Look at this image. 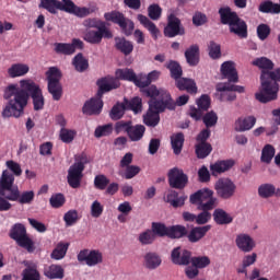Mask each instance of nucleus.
<instances>
[{"label": "nucleus", "mask_w": 280, "mask_h": 280, "mask_svg": "<svg viewBox=\"0 0 280 280\" xmlns=\"http://www.w3.org/2000/svg\"><path fill=\"white\" fill-rule=\"evenodd\" d=\"M43 93L40 85L34 82L32 79H25L20 81V88L16 84H10L4 89L3 98L9 102L2 110L3 119L15 117L19 119L27 106L30 97H35Z\"/></svg>", "instance_id": "nucleus-1"}, {"label": "nucleus", "mask_w": 280, "mask_h": 280, "mask_svg": "<svg viewBox=\"0 0 280 280\" xmlns=\"http://www.w3.org/2000/svg\"><path fill=\"white\" fill-rule=\"evenodd\" d=\"M190 205H196L199 211H202L196 215V224H207L211 220L210 211H213L218 207V198L213 197V190L209 188H202L197 190L189 197Z\"/></svg>", "instance_id": "nucleus-2"}, {"label": "nucleus", "mask_w": 280, "mask_h": 280, "mask_svg": "<svg viewBox=\"0 0 280 280\" xmlns=\"http://www.w3.org/2000/svg\"><path fill=\"white\" fill-rule=\"evenodd\" d=\"M280 68L270 72L260 74V92L255 94V97L261 104L273 102L279 95Z\"/></svg>", "instance_id": "nucleus-3"}, {"label": "nucleus", "mask_w": 280, "mask_h": 280, "mask_svg": "<svg viewBox=\"0 0 280 280\" xmlns=\"http://www.w3.org/2000/svg\"><path fill=\"white\" fill-rule=\"evenodd\" d=\"M142 95L150 97V104L154 102H160L164 106H167V110H176V103L172 98V94L165 89H158L156 85H148L147 89L141 90Z\"/></svg>", "instance_id": "nucleus-4"}, {"label": "nucleus", "mask_w": 280, "mask_h": 280, "mask_svg": "<svg viewBox=\"0 0 280 280\" xmlns=\"http://www.w3.org/2000/svg\"><path fill=\"white\" fill-rule=\"evenodd\" d=\"M47 78V90L55 102H60L62 100V71L58 67H50L46 72Z\"/></svg>", "instance_id": "nucleus-5"}, {"label": "nucleus", "mask_w": 280, "mask_h": 280, "mask_svg": "<svg viewBox=\"0 0 280 280\" xmlns=\"http://www.w3.org/2000/svg\"><path fill=\"white\" fill-rule=\"evenodd\" d=\"M0 196L14 202L19 199V186H14V174L5 170L0 177Z\"/></svg>", "instance_id": "nucleus-6"}, {"label": "nucleus", "mask_w": 280, "mask_h": 280, "mask_svg": "<svg viewBox=\"0 0 280 280\" xmlns=\"http://www.w3.org/2000/svg\"><path fill=\"white\" fill-rule=\"evenodd\" d=\"M9 236L11 240H14L16 242L18 246L21 248H25L27 253H34L36 250V247L34 246V241L27 236V229H25V225L23 223H15L10 232Z\"/></svg>", "instance_id": "nucleus-7"}, {"label": "nucleus", "mask_w": 280, "mask_h": 280, "mask_svg": "<svg viewBox=\"0 0 280 280\" xmlns=\"http://www.w3.org/2000/svg\"><path fill=\"white\" fill-rule=\"evenodd\" d=\"M86 165V160L84 156H81L80 161L74 162L68 170V185L72 189H80L82 185V178H84V168Z\"/></svg>", "instance_id": "nucleus-8"}, {"label": "nucleus", "mask_w": 280, "mask_h": 280, "mask_svg": "<svg viewBox=\"0 0 280 280\" xmlns=\"http://www.w3.org/2000/svg\"><path fill=\"white\" fill-rule=\"evenodd\" d=\"M104 19L118 25L125 36H131L135 32V22L130 21L119 11H112L104 14Z\"/></svg>", "instance_id": "nucleus-9"}, {"label": "nucleus", "mask_w": 280, "mask_h": 280, "mask_svg": "<svg viewBox=\"0 0 280 280\" xmlns=\"http://www.w3.org/2000/svg\"><path fill=\"white\" fill-rule=\"evenodd\" d=\"M167 110V105L160 102H153L149 105L147 115L143 116V124L150 128H156L161 121L160 113H165Z\"/></svg>", "instance_id": "nucleus-10"}, {"label": "nucleus", "mask_w": 280, "mask_h": 280, "mask_svg": "<svg viewBox=\"0 0 280 280\" xmlns=\"http://www.w3.org/2000/svg\"><path fill=\"white\" fill-rule=\"evenodd\" d=\"M217 196L222 200H231L235 196L237 186L229 178H220L214 184Z\"/></svg>", "instance_id": "nucleus-11"}, {"label": "nucleus", "mask_w": 280, "mask_h": 280, "mask_svg": "<svg viewBox=\"0 0 280 280\" xmlns=\"http://www.w3.org/2000/svg\"><path fill=\"white\" fill-rule=\"evenodd\" d=\"M171 189H185L189 183V176L178 167H173L167 173Z\"/></svg>", "instance_id": "nucleus-12"}, {"label": "nucleus", "mask_w": 280, "mask_h": 280, "mask_svg": "<svg viewBox=\"0 0 280 280\" xmlns=\"http://www.w3.org/2000/svg\"><path fill=\"white\" fill-rule=\"evenodd\" d=\"M196 104L198 107L190 106L188 115L195 121H200V119H202V115H205V113L211 108V97H209L207 94H203L196 101Z\"/></svg>", "instance_id": "nucleus-13"}, {"label": "nucleus", "mask_w": 280, "mask_h": 280, "mask_svg": "<svg viewBox=\"0 0 280 280\" xmlns=\"http://www.w3.org/2000/svg\"><path fill=\"white\" fill-rule=\"evenodd\" d=\"M102 38H113V33L108 27H106L105 23H101L97 31H88L83 37V39L86 43H90V45H100V43H102Z\"/></svg>", "instance_id": "nucleus-14"}, {"label": "nucleus", "mask_w": 280, "mask_h": 280, "mask_svg": "<svg viewBox=\"0 0 280 280\" xmlns=\"http://www.w3.org/2000/svg\"><path fill=\"white\" fill-rule=\"evenodd\" d=\"M78 261H84L90 268L104 261V255L97 249H82L79 252Z\"/></svg>", "instance_id": "nucleus-15"}, {"label": "nucleus", "mask_w": 280, "mask_h": 280, "mask_svg": "<svg viewBox=\"0 0 280 280\" xmlns=\"http://www.w3.org/2000/svg\"><path fill=\"white\" fill-rule=\"evenodd\" d=\"M164 36L166 38H175V36H185V27L180 23V19L174 14L168 15L167 25L164 27Z\"/></svg>", "instance_id": "nucleus-16"}, {"label": "nucleus", "mask_w": 280, "mask_h": 280, "mask_svg": "<svg viewBox=\"0 0 280 280\" xmlns=\"http://www.w3.org/2000/svg\"><path fill=\"white\" fill-rule=\"evenodd\" d=\"M96 86H98V91L96 93V97H104V93H110L114 89H119L121 83L118 79L113 77H104L96 81Z\"/></svg>", "instance_id": "nucleus-17"}, {"label": "nucleus", "mask_w": 280, "mask_h": 280, "mask_svg": "<svg viewBox=\"0 0 280 280\" xmlns=\"http://www.w3.org/2000/svg\"><path fill=\"white\" fill-rule=\"evenodd\" d=\"M171 261L174 266H189L191 264V252L180 246L171 252Z\"/></svg>", "instance_id": "nucleus-18"}, {"label": "nucleus", "mask_w": 280, "mask_h": 280, "mask_svg": "<svg viewBox=\"0 0 280 280\" xmlns=\"http://www.w3.org/2000/svg\"><path fill=\"white\" fill-rule=\"evenodd\" d=\"M102 108H104V101L102 97H92L86 101L82 107L83 115H100L102 113Z\"/></svg>", "instance_id": "nucleus-19"}, {"label": "nucleus", "mask_w": 280, "mask_h": 280, "mask_svg": "<svg viewBox=\"0 0 280 280\" xmlns=\"http://www.w3.org/2000/svg\"><path fill=\"white\" fill-rule=\"evenodd\" d=\"M164 202L171 205L173 209H180V207H185V202L187 200V196H178V191L174 189L167 190V192L163 197Z\"/></svg>", "instance_id": "nucleus-20"}, {"label": "nucleus", "mask_w": 280, "mask_h": 280, "mask_svg": "<svg viewBox=\"0 0 280 280\" xmlns=\"http://www.w3.org/2000/svg\"><path fill=\"white\" fill-rule=\"evenodd\" d=\"M221 75L223 80H228L229 82H240L237 69H235V63L233 61H224L221 65Z\"/></svg>", "instance_id": "nucleus-21"}, {"label": "nucleus", "mask_w": 280, "mask_h": 280, "mask_svg": "<svg viewBox=\"0 0 280 280\" xmlns=\"http://www.w3.org/2000/svg\"><path fill=\"white\" fill-rule=\"evenodd\" d=\"M235 244L242 253H253L256 246L255 240H253L250 235L244 233L236 236Z\"/></svg>", "instance_id": "nucleus-22"}, {"label": "nucleus", "mask_w": 280, "mask_h": 280, "mask_svg": "<svg viewBox=\"0 0 280 280\" xmlns=\"http://www.w3.org/2000/svg\"><path fill=\"white\" fill-rule=\"evenodd\" d=\"M230 34H234L238 38H248V24L241 18L236 19L229 26Z\"/></svg>", "instance_id": "nucleus-23"}, {"label": "nucleus", "mask_w": 280, "mask_h": 280, "mask_svg": "<svg viewBox=\"0 0 280 280\" xmlns=\"http://www.w3.org/2000/svg\"><path fill=\"white\" fill-rule=\"evenodd\" d=\"M210 231L211 225L195 226L187 232L186 237L190 244H198V242H200V240H202Z\"/></svg>", "instance_id": "nucleus-24"}, {"label": "nucleus", "mask_w": 280, "mask_h": 280, "mask_svg": "<svg viewBox=\"0 0 280 280\" xmlns=\"http://www.w3.org/2000/svg\"><path fill=\"white\" fill-rule=\"evenodd\" d=\"M175 86L178 89V91H186L190 95H196V93H198V85L194 79L182 77L175 81Z\"/></svg>", "instance_id": "nucleus-25"}, {"label": "nucleus", "mask_w": 280, "mask_h": 280, "mask_svg": "<svg viewBox=\"0 0 280 280\" xmlns=\"http://www.w3.org/2000/svg\"><path fill=\"white\" fill-rule=\"evenodd\" d=\"M257 124V118L255 116L240 117L235 121L236 132H246L247 130H253Z\"/></svg>", "instance_id": "nucleus-26"}, {"label": "nucleus", "mask_w": 280, "mask_h": 280, "mask_svg": "<svg viewBox=\"0 0 280 280\" xmlns=\"http://www.w3.org/2000/svg\"><path fill=\"white\" fill-rule=\"evenodd\" d=\"M187 65L189 67H198L200 63V47L198 45H191L184 54Z\"/></svg>", "instance_id": "nucleus-27"}, {"label": "nucleus", "mask_w": 280, "mask_h": 280, "mask_svg": "<svg viewBox=\"0 0 280 280\" xmlns=\"http://www.w3.org/2000/svg\"><path fill=\"white\" fill-rule=\"evenodd\" d=\"M115 49L120 51L124 56H130L135 51V45L132 42L126 39V37H115Z\"/></svg>", "instance_id": "nucleus-28"}, {"label": "nucleus", "mask_w": 280, "mask_h": 280, "mask_svg": "<svg viewBox=\"0 0 280 280\" xmlns=\"http://www.w3.org/2000/svg\"><path fill=\"white\" fill-rule=\"evenodd\" d=\"M220 20L222 25H229V27L233 24L236 19H240L237 12L232 11L231 7H223L219 9Z\"/></svg>", "instance_id": "nucleus-29"}, {"label": "nucleus", "mask_w": 280, "mask_h": 280, "mask_svg": "<svg viewBox=\"0 0 280 280\" xmlns=\"http://www.w3.org/2000/svg\"><path fill=\"white\" fill-rule=\"evenodd\" d=\"M233 165H235L233 160H221L210 165V172L212 176H218V174H224V172H229Z\"/></svg>", "instance_id": "nucleus-30"}, {"label": "nucleus", "mask_w": 280, "mask_h": 280, "mask_svg": "<svg viewBox=\"0 0 280 280\" xmlns=\"http://www.w3.org/2000/svg\"><path fill=\"white\" fill-rule=\"evenodd\" d=\"M183 145H185V133L176 132L171 136V148L173 154L178 156L183 152Z\"/></svg>", "instance_id": "nucleus-31"}, {"label": "nucleus", "mask_w": 280, "mask_h": 280, "mask_svg": "<svg viewBox=\"0 0 280 280\" xmlns=\"http://www.w3.org/2000/svg\"><path fill=\"white\" fill-rule=\"evenodd\" d=\"M137 19L139 23H141L143 27H145V30L150 32L152 38L156 40L159 38V34H161V31H159V27H156V24H154V22H152L148 16L143 14H138Z\"/></svg>", "instance_id": "nucleus-32"}, {"label": "nucleus", "mask_w": 280, "mask_h": 280, "mask_svg": "<svg viewBox=\"0 0 280 280\" xmlns=\"http://www.w3.org/2000/svg\"><path fill=\"white\" fill-rule=\"evenodd\" d=\"M144 259V267L148 268V270H156L161 264H163V259H161V256L154 252H149L143 256Z\"/></svg>", "instance_id": "nucleus-33"}, {"label": "nucleus", "mask_w": 280, "mask_h": 280, "mask_svg": "<svg viewBox=\"0 0 280 280\" xmlns=\"http://www.w3.org/2000/svg\"><path fill=\"white\" fill-rule=\"evenodd\" d=\"M212 217L215 224H219L220 226L231 224L233 222L231 214L222 208L215 209Z\"/></svg>", "instance_id": "nucleus-34"}, {"label": "nucleus", "mask_w": 280, "mask_h": 280, "mask_svg": "<svg viewBox=\"0 0 280 280\" xmlns=\"http://www.w3.org/2000/svg\"><path fill=\"white\" fill-rule=\"evenodd\" d=\"M47 279H65V269L60 265H50L44 268Z\"/></svg>", "instance_id": "nucleus-35"}, {"label": "nucleus", "mask_w": 280, "mask_h": 280, "mask_svg": "<svg viewBox=\"0 0 280 280\" xmlns=\"http://www.w3.org/2000/svg\"><path fill=\"white\" fill-rule=\"evenodd\" d=\"M30 73V66L25 63H13L8 69L9 78H23V75H27Z\"/></svg>", "instance_id": "nucleus-36"}, {"label": "nucleus", "mask_w": 280, "mask_h": 280, "mask_svg": "<svg viewBox=\"0 0 280 280\" xmlns=\"http://www.w3.org/2000/svg\"><path fill=\"white\" fill-rule=\"evenodd\" d=\"M22 280H40L38 265L35 262L26 265V268L22 271Z\"/></svg>", "instance_id": "nucleus-37"}, {"label": "nucleus", "mask_w": 280, "mask_h": 280, "mask_svg": "<svg viewBox=\"0 0 280 280\" xmlns=\"http://www.w3.org/2000/svg\"><path fill=\"white\" fill-rule=\"evenodd\" d=\"M252 65H254V67H258V69H261L260 75H262L264 72L271 73L272 69H275V62L267 57L256 58Z\"/></svg>", "instance_id": "nucleus-38"}, {"label": "nucleus", "mask_w": 280, "mask_h": 280, "mask_svg": "<svg viewBox=\"0 0 280 280\" xmlns=\"http://www.w3.org/2000/svg\"><path fill=\"white\" fill-rule=\"evenodd\" d=\"M145 136V126L143 125H132L129 128V131L127 133V137L130 139V141L137 142L141 141L143 137Z\"/></svg>", "instance_id": "nucleus-39"}, {"label": "nucleus", "mask_w": 280, "mask_h": 280, "mask_svg": "<svg viewBox=\"0 0 280 280\" xmlns=\"http://www.w3.org/2000/svg\"><path fill=\"white\" fill-rule=\"evenodd\" d=\"M258 10L262 14H280V4L271 0H265L259 4Z\"/></svg>", "instance_id": "nucleus-40"}, {"label": "nucleus", "mask_w": 280, "mask_h": 280, "mask_svg": "<svg viewBox=\"0 0 280 280\" xmlns=\"http://www.w3.org/2000/svg\"><path fill=\"white\" fill-rule=\"evenodd\" d=\"M213 152V147L209 142H198L195 145V154L197 159H207Z\"/></svg>", "instance_id": "nucleus-41"}, {"label": "nucleus", "mask_w": 280, "mask_h": 280, "mask_svg": "<svg viewBox=\"0 0 280 280\" xmlns=\"http://www.w3.org/2000/svg\"><path fill=\"white\" fill-rule=\"evenodd\" d=\"M75 7L77 5L72 0H62V2L59 0L58 2H55L54 5L55 14H58V10L67 12L68 14H73Z\"/></svg>", "instance_id": "nucleus-42"}, {"label": "nucleus", "mask_w": 280, "mask_h": 280, "mask_svg": "<svg viewBox=\"0 0 280 280\" xmlns=\"http://www.w3.org/2000/svg\"><path fill=\"white\" fill-rule=\"evenodd\" d=\"M166 69H168L171 78L175 80V82L183 78V67L180 66V63H178V61L170 60L166 63Z\"/></svg>", "instance_id": "nucleus-43"}, {"label": "nucleus", "mask_w": 280, "mask_h": 280, "mask_svg": "<svg viewBox=\"0 0 280 280\" xmlns=\"http://www.w3.org/2000/svg\"><path fill=\"white\" fill-rule=\"evenodd\" d=\"M170 240H180L187 237V228L185 225H172L168 226V236Z\"/></svg>", "instance_id": "nucleus-44"}, {"label": "nucleus", "mask_w": 280, "mask_h": 280, "mask_svg": "<svg viewBox=\"0 0 280 280\" xmlns=\"http://www.w3.org/2000/svg\"><path fill=\"white\" fill-rule=\"evenodd\" d=\"M72 65L79 73H84L86 69H89V60L84 58V55L82 52H79L74 58L72 59Z\"/></svg>", "instance_id": "nucleus-45"}, {"label": "nucleus", "mask_w": 280, "mask_h": 280, "mask_svg": "<svg viewBox=\"0 0 280 280\" xmlns=\"http://www.w3.org/2000/svg\"><path fill=\"white\" fill-rule=\"evenodd\" d=\"M115 74L116 80H126L127 82H135V79L137 78V73L130 68L117 69Z\"/></svg>", "instance_id": "nucleus-46"}, {"label": "nucleus", "mask_w": 280, "mask_h": 280, "mask_svg": "<svg viewBox=\"0 0 280 280\" xmlns=\"http://www.w3.org/2000/svg\"><path fill=\"white\" fill-rule=\"evenodd\" d=\"M69 250V243H58L55 249L51 252V259H56L57 261L60 259H65L67 252Z\"/></svg>", "instance_id": "nucleus-47"}, {"label": "nucleus", "mask_w": 280, "mask_h": 280, "mask_svg": "<svg viewBox=\"0 0 280 280\" xmlns=\"http://www.w3.org/2000/svg\"><path fill=\"white\" fill-rule=\"evenodd\" d=\"M190 264L194 268L202 270V268L211 265V259L208 256H190Z\"/></svg>", "instance_id": "nucleus-48"}, {"label": "nucleus", "mask_w": 280, "mask_h": 280, "mask_svg": "<svg viewBox=\"0 0 280 280\" xmlns=\"http://www.w3.org/2000/svg\"><path fill=\"white\" fill-rule=\"evenodd\" d=\"M124 115H126V105L124 103H117L109 112V117L113 121H119Z\"/></svg>", "instance_id": "nucleus-49"}, {"label": "nucleus", "mask_w": 280, "mask_h": 280, "mask_svg": "<svg viewBox=\"0 0 280 280\" xmlns=\"http://www.w3.org/2000/svg\"><path fill=\"white\" fill-rule=\"evenodd\" d=\"M155 240L156 235H154V232H152L150 229L141 232L138 236V242H140L142 246H150V244H154Z\"/></svg>", "instance_id": "nucleus-50"}, {"label": "nucleus", "mask_w": 280, "mask_h": 280, "mask_svg": "<svg viewBox=\"0 0 280 280\" xmlns=\"http://www.w3.org/2000/svg\"><path fill=\"white\" fill-rule=\"evenodd\" d=\"M217 91L219 93H226V91H232L234 93H244L245 89L242 85H235L231 83H219L217 84Z\"/></svg>", "instance_id": "nucleus-51"}, {"label": "nucleus", "mask_w": 280, "mask_h": 280, "mask_svg": "<svg viewBox=\"0 0 280 280\" xmlns=\"http://www.w3.org/2000/svg\"><path fill=\"white\" fill-rule=\"evenodd\" d=\"M56 54H61L62 56H73L74 48L73 45L67 43H56L55 44Z\"/></svg>", "instance_id": "nucleus-52"}, {"label": "nucleus", "mask_w": 280, "mask_h": 280, "mask_svg": "<svg viewBox=\"0 0 280 280\" xmlns=\"http://www.w3.org/2000/svg\"><path fill=\"white\" fill-rule=\"evenodd\" d=\"M151 231L154 235L159 237H168L170 226H166L163 223L153 222L151 225Z\"/></svg>", "instance_id": "nucleus-53"}, {"label": "nucleus", "mask_w": 280, "mask_h": 280, "mask_svg": "<svg viewBox=\"0 0 280 280\" xmlns=\"http://www.w3.org/2000/svg\"><path fill=\"white\" fill-rule=\"evenodd\" d=\"M275 147H272L271 144H266L261 151V163H271L272 159H275Z\"/></svg>", "instance_id": "nucleus-54"}, {"label": "nucleus", "mask_w": 280, "mask_h": 280, "mask_svg": "<svg viewBox=\"0 0 280 280\" xmlns=\"http://www.w3.org/2000/svg\"><path fill=\"white\" fill-rule=\"evenodd\" d=\"M208 51L212 60H218L219 58H222V47L214 40L209 42Z\"/></svg>", "instance_id": "nucleus-55"}, {"label": "nucleus", "mask_w": 280, "mask_h": 280, "mask_svg": "<svg viewBox=\"0 0 280 280\" xmlns=\"http://www.w3.org/2000/svg\"><path fill=\"white\" fill-rule=\"evenodd\" d=\"M110 135H113V124L98 126L94 131V137L96 139H102V137H110Z\"/></svg>", "instance_id": "nucleus-56"}, {"label": "nucleus", "mask_w": 280, "mask_h": 280, "mask_svg": "<svg viewBox=\"0 0 280 280\" xmlns=\"http://www.w3.org/2000/svg\"><path fill=\"white\" fill-rule=\"evenodd\" d=\"M275 185L262 184L258 188V196H260V198H272V196H275Z\"/></svg>", "instance_id": "nucleus-57"}, {"label": "nucleus", "mask_w": 280, "mask_h": 280, "mask_svg": "<svg viewBox=\"0 0 280 280\" xmlns=\"http://www.w3.org/2000/svg\"><path fill=\"white\" fill-rule=\"evenodd\" d=\"M162 14L163 9L161 8V5L153 3L148 7V16L149 19H151V21H159Z\"/></svg>", "instance_id": "nucleus-58"}, {"label": "nucleus", "mask_w": 280, "mask_h": 280, "mask_svg": "<svg viewBox=\"0 0 280 280\" xmlns=\"http://www.w3.org/2000/svg\"><path fill=\"white\" fill-rule=\"evenodd\" d=\"M108 185H110V179H108L106 175L100 174L94 177L95 189H100L101 191H104V189H106Z\"/></svg>", "instance_id": "nucleus-59"}, {"label": "nucleus", "mask_w": 280, "mask_h": 280, "mask_svg": "<svg viewBox=\"0 0 280 280\" xmlns=\"http://www.w3.org/2000/svg\"><path fill=\"white\" fill-rule=\"evenodd\" d=\"M206 128H213L218 124V114L215 112H208L201 117Z\"/></svg>", "instance_id": "nucleus-60"}, {"label": "nucleus", "mask_w": 280, "mask_h": 280, "mask_svg": "<svg viewBox=\"0 0 280 280\" xmlns=\"http://www.w3.org/2000/svg\"><path fill=\"white\" fill-rule=\"evenodd\" d=\"M75 135H77L75 130L61 128L59 137L62 143H72L73 140L75 139Z\"/></svg>", "instance_id": "nucleus-61"}, {"label": "nucleus", "mask_w": 280, "mask_h": 280, "mask_svg": "<svg viewBox=\"0 0 280 280\" xmlns=\"http://www.w3.org/2000/svg\"><path fill=\"white\" fill-rule=\"evenodd\" d=\"M141 172V167L137 165L127 166L122 173H120V176L122 178H126V180H130L135 178L139 173Z\"/></svg>", "instance_id": "nucleus-62"}, {"label": "nucleus", "mask_w": 280, "mask_h": 280, "mask_svg": "<svg viewBox=\"0 0 280 280\" xmlns=\"http://www.w3.org/2000/svg\"><path fill=\"white\" fill-rule=\"evenodd\" d=\"M80 217H78V210H69L63 215V222H66V226H73V224L78 223Z\"/></svg>", "instance_id": "nucleus-63"}, {"label": "nucleus", "mask_w": 280, "mask_h": 280, "mask_svg": "<svg viewBox=\"0 0 280 280\" xmlns=\"http://www.w3.org/2000/svg\"><path fill=\"white\" fill-rule=\"evenodd\" d=\"M50 206L52 209H60V207L65 206V202H67V199H65V195L62 194H55L49 199Z\"/></svg>", "instance_id": "nucleus-64"}]
</instances>
